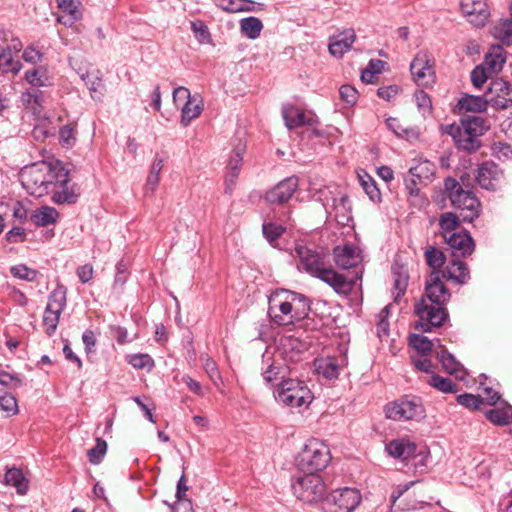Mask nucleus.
I'll return each instance as SVG.
<instances>
[{
	"label": "nucleus",
	"instance_id": "obj_42",
	"mask_svg": "<svg viewBox=\"0 0 512 512\" xmlns=\"http://www.w3.org/2000/svg\"><path fill=\"white\" fill-rule=\"evenodd\" d=\"M409 345L421 356H427L432 351V342L423 335L411 334L409 336Z\"/></svg>",
	"mask_w": 512,
	"mask_h": 512
},
{
	"label": "nucleus",
	"instance_id": "obj_37",
	"mask_svg": "<svg viewBox=\"0 0 512 512\" xmlns=\"http://www.w3.org/2000/svg\"><path fill=\"white\" fill-rule=\"evenodd\" d=\"M425 259L427 265L432 268V271H441L442 266L445 264L446 256L442 250L429 246L425 250Z\"/></svg>",
	"mask_w": 512,
	"mask_h": 512
},
{
	"label": "nucleus",
	"instance_id": "obj_8",
	"mask_svg": "<svg viewBox=\"0 0 512 512\" xmlns=\"http://www.w3.org/2000/svg\"><path fill=\"white\" fill-rule=\"evenodd\" d=\"M361 502L357 489L345 487L332 491L323 500V512H353Z\"/></svg>",
	"mask_w": 512,
	"mask_h": 512
},
{
	"label": "nucleus",
	"instance_id": "obj_19",
	"mask_svg": "<svg viewBox=\"0 0 512 512\" xmlns=\"http://www.w3.org/2000/svg\"><path fill=\"white\" fill-rule=\"evenodd\" d=\"M53 192L52 200L56 204H74L77 202L80 195V188L77 184L69 185V172L67 171V178L64 183H57Z\"/></svg>",
	"mask_w": 512,
	"mask_h": 512
},
{
	"label": "nucleus",
	"instance_id": "obj_29",
	"mask_svg": "<svg viewBox=\"0 0 512 512\" xmlns=\"http://www.w3.org/2000/svg\"><path fill=\"white\" fill-rule=\"evenodd\" d=\"M461 217L452 212L442 213L439 217V233L445 239L452 233H456V229L459 227Z\"/></svg>",
	"mask_w": 512,
	"mask_h": 512
},
{
	"label": "nucleus",
	"instance_id": "obj_62",
	"mask_svg": "<svg viewBox=\"0 0 512 512\" xmlns=\"http://www.w3.org/2000/svg\"><path fill=\"white\" fill-rule=\"evenodd\" d=\"M0 385L9 388H18L22 386V380L18 374H11L6 371H0Z\"/></svg>",
	"mask_w": 512,
	"mask_h": 512
},
{
	"label": "nucleus",
	"instance_id": "obj_57",
	"mask_svg": "<svg viewBox=\"0 0 512 512\" xmlns=\"http://www.w3.org/2000/svg\"><path fill=\"white\" fill-rule=\"evenodd\" d=\"M457 402L466 408L477 409L483 403V399L479 395L465 393L457 396Z\"/></svg>",
	"mask_w": 512,
	"mask_h": 512
},
{
	"label": "nucleus",
	"instance_id": "obj_1",
	"mask_svg": "<svg viewBox=\"0 0 512 512\" xmlns=\"http://www.w3.org/2000/svg\"><path fill=\"white\" fill-rule=\"evenodd\" d=\"M441 271H432L425 286V298H421L414 305V312L419 317L415 328L422 332H430L433 327H440L448 319L449 314L444 305L449 301L451 294L442 281Z\"/></svg>",
	"mask_w": 512,
	"mask_h": 512
},
{
	"label": "nucleus",
	"instance_id": "obj_44",
	"mask_svg": "<svg viewBox=\"0 0 512 512\" xmlns=\"http://www.w3.org/2000/svg\"><path fill=\"white\" fill-rule=\"evenodd\" d=\"M61 313L51 309V305H47L43 316V325L48 336H52L58 326Z\"/></svg>",
	"mask_w": 512,
	"mask_h": 512
},
{
	"label": "nucleus",
	"instance_id": "obj_36",
	"mask_svg": "<svg viewBox=\"0 0 512 512\" xmlns=\"http://www.w3.org/2000/svg\"><path fill=\"white\" fill-rule=\"evenodd\" d=\"M486 417L494 424L508 425L512 422V406L491 409L486 413Z\"/></svg>",
	"mask_w": 512,
	"mask_h": 512
},
{
	"label": "nucleus",
	"instance_id": "obj_46",
	"mask_svg": "<svg viewBox=\"0 0 512 512\" xmlns=\"http://www.w3.org/2000/svg\"><path fill=\"white\" fill-rule=\"evenodd\" d=\"M394 276V300L397 301L406 291L408 285V275L405 272L400 271L399 268L393 267L392 269Z\"/></svg>",
	"mask_w": 512,
	"mask_h": 512
},
{
	"label": "nucleus",
	"instance_id": "obj_54",
	"mask_svg": "<svg viewBox=\"0 0 512 512\" xmlns=\"http://www.w3.org/2000/svg\"><path fill=\"white\" fill-rule=\"evenodd\" d=\"M262 230L269 243H273L285 232V228L282 225L272 222L264 223Z\"/></svg>",
	"mask_w": 512,
	"mask_h": 512
},
{
	"label": "nucleus",
	"instance_id": "obj_11",
	"mask_svg": "<svg viewBox=\"0 0 512 512\" xmlns=\"http://www.w3.org/2000/svg\"><path fill=\"white\" fill-rule=\"evenodd\" d=\"M410 71L414 81L419 86H430L435 81L433 59L427 52H419L410 64Z\"/></svg>",
	"mask_w": 512,
	"mask_h": 512
},
{
	"label": "nucleus",
	"instance_id": "obj_9",
	"mask_svg": "<svg viewBox=\"0 0 512 512\" xmlns=\"http://www.w3.org/2000/svg\"><path fill=\"white\" fill-rule=\"evenodd\" d=\"M384 412L387 418L394 421L420 420L425 410L419 399L401 398L388 403Z\"/></svg>",
	"mask_w": 512,
	"mask_h": 512
},
{
	"label": "nucleus",
	"instance_id": "obj_22",
	"mask_svg": "<svg viewBox=\"0 0 512 512\" xmlns=\"http://www.w3.org/2000/svg\"><path fill=\"white\" fill-rule=\"evenodd\" d=\"M441 275L443 278L457 284H465L470 279V272L467 265L456 258L452 259L445 270L441 271Z\"/></svg>",
	"mask_w": 512,
	"mask_h": 512
},
{
	"label": "nucleus",
	"instance_id": "obj_30",
	"mask_svg": "<svg viewBox=\"0 0 512 512\" xmlns=\"http://www.w3.org/2000/svg\"><path fill=\"white\" fill-rule=\"evenodd\" d=\"M287 373V367L282 364V361L273 360L264 370L263 378L266 383L274 384L276 381H285V375Z\"/></svg>",
	"mask_w": 512,
	"mask_h": 512
},
{
	"label": "nucleus",
	"instance_id": "obj_24",
	"mask_svg": "<svg viewBox=\"0 0 512 512\" xmlns=\"http://www.w3.org/2000/svg\"><path fill=\"white\" fill-rule=\"evenodd\" d=\"M282 114L285 125L289 130L313 125V118L308 117L303 110L295 106L284 107Z\"/></svg>",
	"mask_w": 512,
	"mask_h": 512
},
{
	"label": "nucleus",
	"instance_id": "obj_21",
	"mask_svg": "<svg viewBox=\"0 0 512 512\" xmlns=\"http://www.w3.org/2000/svg\"><path fill=\"white\" fill-rule=\"evenodd\" d=\"M334 261L342 269H350L360 262L357 249L351 245L336 246L333 250Z\"/></svg>",
	"mask_w": 512,
	"mask_h": 512
},
{
	"label": "nucleus",
	"instance_id": "obj_49",
	"mask_svg": "<svg viewBox=\"0 0 512 512\" xmlns=\"http://www.w3.org/2000/svg\"><path fill=\"white\" fill-rule=\"evenodd\" d=\"M391 305H386L377 315L378 322L376 325V334L382 339L389 335V322L388 316L390 314Z\"/></svg>",
	"mask_w": 512,
	"mask_h": 512
},
{
	"label": "nucleus",
	"instance_id": "obj_23",
	"mask_svg": "<svg viewBox=\"0 0 512 512\" xmlns=\"http://www.w3.org/2000/svg\"><path fill=\"white\" fill-rule=\"evenodd\" d=\"M356 38L354 30H346L331 38L329 43V52L336 57H342L350 50Z\"/></svg>",
	"mask_w": 512,
	"mask_h": 512
},
{
	"label": "nucleus",
	"instance_id": "obj_48",
	"mask_svg": "<svg viewBox=\"0 0 512 512\" xmlns=\"http://www.w3.org/2000/svg\"><path fill=\"white\" fill-rule=\"evenodd\" d=\"M107 452V443L102 438H96V445L87 451L90 463L98 465L103 460Z\"/></svg>",
	"mask_w": 512,
	"mask_h": 512
},
{
	"label": "nucleus",
	"instance_id": "obj_59",
	"mask_svg": "<svg viewBox=\"0 0 512 512\" xmlns=\"http://www.w3.org/2000/svg\"><path fill=\"white\" fill-rule=\"evenodd\" d=\"M129 364L137 369H151L153 367V359L148 354H135L130 356Z\"/></svg>",
	"mask_w": 512,
	"mask_h": 512
},
{
	"label": "nucleus",
	"instance_id": "obj_51",
	"mask_svg": "<svg viewBox=\"0 0 512 512\" xmlns=\"http://www.w3.org/2000/svg\"><path fill=\"white\" fill-rule=\"evenodd\" d=\"M60 144L65 148H71L76 142V129L72 125H65L59 131Z\"/></svg>",
	"mask_w": 512,
	"mask_h": 512
},
{
	"label": "nucleus",
	"instance_id": "obj_15",
	"mask_svg": "<svg viewBox=\"0 0 512 512\" xmlns=\"http://www.w3.org/2000/svg\"><path fill=\"white\" fill-rule=\"evenodd\" d=\"M461 11L474 26L485 25L490 15L485 0H462Z\"/></svg>",
	"mask_w": 512,
	"mask_h": 512
},
{
	"label": "nucleus",
	"instance_id": "obj_17",
	"mask_svg": "<svg viewBox=\"0 0 512 512\" xmlns=\"http://www.w3.org/2000/svg\"><path fill=\"white\" fill-rule=\"evenodd\" d=\"M316 278L332 287L337 294L345 296L352 291L354 285L353 281H349L344 275L336 272L331 266L328 265Z\"/></svg>",
	"mask_w": 512,
	"mask_h": 512
},
{
	"label": "nucleus",
	"instance_id": "obj_34",
	"mask_svg": "<svg viewBox=\"0 0 512 512\" xmlns=\"http://www.w3.org/2000/svg\"><path fill=\"white\" fill-rule=\"evenodd\" d=\"M21 66L20 61L13 58L9 47L0 46V70L2 72L17 73L20 71Z\"/></svg>",
	"mask_w": 512,
	"mask_h": 512
},
{
	"label": "nucleus",
	"instance_id": "obj_27",
	"mask_svg": "<svg viewBox=\"0 0 512 512\" xmlns=\"http://www.w3.org/2000/svg\"><path fill=\"white\" fill-rule=\"evenodd\" d=\"M58 217L59 213L55 208L43 206L34 211V213L31 215V220L37 227H46L56 223Z\"/></svg>",
	"mask_w": 512,
	"mask_h": 512
},
{
	"label": "nucleus",
	"instance_id": "obj_33",
	"mask_svg": "<svg viewBox=\"0 0 512 512\" xmlns=\"http://www.w3.org/2000/svg\"><path fill=\"white\" fill-rule=\"evenodd\" d=\"M25 79L34 87H43L51 85V79L47 70L43 66H38L26 71Z\"/></svg>",
	"mask_w": 512,
	"mask_h": 512
},
{
	"label": "nucleus",
	"instance_id": "obj_53",
	"mask_svg": "<svg viewBox=\"0 0 512 512\" xmlns=\"http://www.w3.org/2000/svg\"><path fill=\"white\" fill-rule=\"evenodd\" d=\"M244 152H245V147L241 144H239L238 146H236L234 148L233 154L231 155L228 165H227V170L236 172V173H240V168L242 165Z\"/></svg>",
	"mask_w": 512,
	"mask_h": 512
},
{
	"label": "nucleus",
	"instance_id": "obj_28",
	"mask_svg": "<svg viewBox=\"0 0 512 512\" xmlns=\"http://www.w3.org/2000/svg\"><path fill=\"white\" fill-rule=\"evenodd\" d=\"M489 104L486 96L465 95L458 101L460 110L467 112H484Z\"/></svg>",
	"mask_w": 512,
	"mask_h": 512
},
{
	"label": "nucleus",
	"instance_id": "obj_2",
	"mask_svg": "<svg viewBox=\"0 0 512 512\" xmlns=\"http://www.w3.org/2000/svg\"><path fill=\"white\" fill-rule=\"evenodd\" d=\"M67 178V169L59 161H41L26 166L20 173V180L25 190L32 196L42 197Z\"/></svg>",
	"mask_w": 512,
	"mask_h": 512
},
{
	"label": "nucleus",
	"instance_id": "obj_52",
	"mask_svg": "<svg viewBox=\"0 0 512 512\" xmlns=\"http://www.w3.org/2000/svg\"><path fill=\"white\" fill-rule=\"evenodd\" d=\"M386 125L388 129L391 130L398 137L409 138L415 136V131L411 128L402 127L397 118L389 117L386 120Z\"/></svg>",
	"mask_w": 512,
	"mask_h": 512
},
{
	"label": "nucleus",
	"instance_id": "obj_41",
	"mask_svg": "<svg viewBox=\"0 0 512 512\" xmlns=\"http://www.w3.org/2000/svg\"><path fill=\"white\" fill-rule=\"evenodd\" d=\"M437 359L442 364L443 369L449 374H456L462 368V365L456 360L454 355L444 348L437 353Z\"/></svg>",
	"mask_w": 512,
	"mask_h": 512
},
{
	"label": "nucleus",
	"instance_id": "obj_40",
	"mask_svg": "<svg viewBox=\"0 0 512 512\" xmlns=\"http://www.w3.org/2000/svg\"><path fill=\"white\" fill-rule=\"evenodd\" d=\"M505 63V58L501 53L500 47L494 48L492 52L486 54L483 66L490 72H498L502 69L503 64Z\"/></svg>",
	"mask_w": 512,
	"mask_h": 512
},
{
	"label": "nucleus",
	"instance_id": "obj_31",
	"mask_svg": "<svg viewBox=\"0 0 512 512\" xmlns=\"http://www.w3.org/2000/svg\"><path fill=\"white\" fill-rule=\"evenodd\" d=\"M67 302V288L57 283L56 288L50 293L48 297V304L51 305L52 310H56L58 313H62L66 307Z\"/></svg>",
	"mask_w": 512,
	"mask_h": 512
},
{
	"label": "nucleus",
	"instance_id": "obj_60",
	"mask_svg": "<svg viewBox=\"0 0 512 512\" xmlns=\"http://www.w3.org/2000/svg\"><path fill=\"white\" fill-rule=\"evenodd\" d=\"M487 69L481 64L471 72V82L476 88H481L488 79Z\"/></svg>",
	"mask_w": 512,
	"mask_h": 512
},
{
	"label": "nucleus",
	"instance_id": "obj_35",
	"mask_svg": "<svg viewBox=\"0 0 512 512\" xmlns=\"http://www.w3.org/2000/svg\"><path fill=\"white\" fill-rule=\"evenodd\" d=\"M493 35L503 44H512V20L501 19L493 28Z\"/></svg>",
	"mask_w": 512,
	"mask_h": 512
},
{
	"label": "nucleus",
	"instance_id": "obj_6",
	"mask_svg": "<svg viewBox=\"0 0 512 512\" xmlns=\"http://www.w3.org/2000/svg\"><path fill=\"white\" fill-rule=\"evenodd\" d=\"M294 495L306 503H316L324 500L326 486L322 477L318 473L305 472L302 476H297L292 483Z\"/></svg>",
	"mask_w": 512,
	"mask_h": 512
},
{
	"label": "nucleus",
	"instance_id": "obj_45",
	"mask_svg": "<svg viewBox=\"0 0 512 512\" xmlns=\"http://www.w3.org/2000/svg\"><path fill=\"white\" fill-rule=\"evenodd\" d=\"M462 130L466 132H471V134L481 136L487 130L485 125V120L479 116L468 117L462 123Z\"/></svg>",
	"mask_w": 512,
	"mask_h": 512
},
{
	"label": "nucleus",
	"instance_id": "obj_26",
	"mask_svg": "<svg viewBox=\"0 0 512 512\" xmlns=\"http://www.w3.org/2000/svg\"><path fill=\"white\" fill-rule=\"evenodd\" d=\"M6 485L13 486L20 495H25L29 488V482L21 469L12 467L6 470L4 475Z\"/></svg>",
	"mask_w": 512,
	"mask_h": 512
},
{
	"label": "nucleus",
	"instance_id": "obj_50",
	"mask_svg": "<svg viewBox=\"0 0 512 512\" xmlns=\"http://www.w3.org/2000/svg\"><path fill=\"white\" fill-rule=\"evenodd\" d=\"M10 273L21 280L33 282L36 280L38 271L27 267L26 265L20 264L10 268Z\"/></svg>",
	"mask_w": 512,
	"mask_h": 512
},
{
	"label": "nucleus",
	"instance_id": "obj_64",
	"mask_svg": "<svg viewBox=\"0 0 512 512\" xmlns=\"http://www.w3.org/2000/svg\"><path fill=\"white\" fill-rule=\"evenodd\" d=\"M191 29L194 32L196 38H198L201 42L208 41L210 39L208 27L204 24L203 21L198 20L192 22Z\"/></svg>",
	"mask_w": 512,
	"mask_h": 512
},
{
	"label": "nucleus",
	"instance_id": "obj_14",
	"mask_svg": "<svg viewBox=\"0 0 512 512\" xmlns=\"http://www.w3.org/2000/svg\"><path fill=\"white\" fill-rule=\"evenodd\" d=\"M444 240L451 249V255L454 258L471 255L475 248L474 240L466 230L452 233Z\"/></svg>",
	"mask_w": 512,
	"mask_h": 512
},
{
	"label": "nucleus",
	"instance_id": "obj_55",
	"mask_svg": "<svg viewBox=\"0 0 512 512\" xmlns=\"http://www.w3.org/2000/svg\"><path fill=\"white\" fill-rule=\"evenodd\" d=\"M361 185L370 200L373 202L380 201L381 193L377 188L375 181L370 176H367L366 179L362 178Z\"/></svg>",
	"mask_w": 512,
	"mask_h": 512
},
{
	"label": "nucleus",
	"instance_id": "obj_10",
	"mask_svg": "<svg viewBox=\"0 0 512 512\" xmlns=\"http://www.w3.org/2000/svg\"><path fill=\"white\" fill-rule=\"evenodd\" d=\"M295 254L299 257L302 269L313 277H317L327 266L325 253L304 242H297L294 247Z\"/></svg>",
	"mask_w": 512,
	"mask_h": 512
},
{
	"label": "nucleus",
	"instance_id": "obj_13",
	"mask_svg": "<svg viewBox=\"0 0 512 512\" xmlns=\"http://www.w3.org/2000/svg\"><path fill=\"white\" fill-rule=\"evenodd\" d=\"M298 185L297 177H288L268 190L265 194V200L272 205L285 204L292 198L298 189Z\"/></svg>",
	"mask_w": 512,
	"mask_h": 512
},
{
	"label": "nucleus",
	"instance_id": "obj_7",
	"mask_svg": "<svg viewBox=\"0 0 512 512\" xmlns=\"http://www.w3.org/2000/svg\"><path fill=\"white\" fill-rule=\"evenodd\" d=\"M275 399L286 406L301 407L308 405L312 400L311 391L304 382L297 379H287L280 382L274 392Z\"/></svg>",
	"mask_w": 512,
	"mask_h": 512
},
{
	"label": "nucleus",
	"instance_id": "obj_58",
	"mask_svg": "<svg viewBox=\"0 0 512 512\" xmlns=\"http://www.w3.org/2000/svg\"><path fill=\"white\" fill-rule=\"evenodd\" d=\"M340 98L348 106H353L358 100V91L350 85H342L339 89Z\"/></svg>",
	"mask_w": 512,
	"mask_h": 512
},
{
	"label": "nucleus",
	"instance_id": "obj_4",
	"mask_svg": "<svg viewBox=\"0 0 512 512\" xmlns=\"http://www.w3.org/2000/svg\"><path fill=\"white\" fill-rule=\"evenodd\" d=\"M444 187L452 206L459 211L463 222L470 223L479 217L480 201L471 191L464 190L457 180L450 177L445 180Z\"/></svg>",
	"mask_w": 512,
	"mask_h": 512
},
{
	"label": "nucleus",
	"instance_id": "obj_32",
	"mask_svg": "<svg viewBox=\"0 0 512 512\" xmlns=\"http://www.w3.org/2000/svg\"><path fill=\"white\" fill-rule=\"evenodd\" d=\"M240 29L243 35L249 39H256L263 29L262 21L257 17H246L240 21Z\"/></svg>",
	"mask_w": 512,
	"mask_h": 512
},
{
	"label": "nucleus",
	"instance_id": "obj_16",
	"mask_svg": "<svg viewBox=\"0 0 512 512\" xmlns=\"http://www.w3.org/2000/svg\"><path fill=\"white\" fill-rule=\"evenodd\" d=\"M502 177V171L491 161L482 163L476 170L475 179L479 186L486 190H495Z\"/></svg>",
	"mask_w": 512,
	"mask_h": 512
},
{
	"label": "nucleus",
	"instance_id": "obj_18",
	"mask_svg": "<svg viewBox=\"0 0 512 512\" xmlns=\"http://www.w3.org/2000/svg\"><path fill=\"white\" fill-rule=\"evenodd\" d=\"M446 131L453 137L458 149L471 153L480 147L479 136L463 131L459 126L450 125Z\"/></svg>",
	"mask_w": 512,
	"mask_h": 512
},
{
	"label": "nucleus",
	"instance_id": "obj_5",
	"mask_svg": "<svg viewBox=\"0 0 512 512\" xmlns=\"http://www.w3.org/2000/svg\"><path fill=\"white\" fill-rule=\"evenodd\" d=\"M331 461L329 447L318 439H310L296 458L299 470L318 473L325 469Z\"/></svg>",
	"mask_w": 512,
	"mask_h": 512
},
{
	"label": "nucleus",
	"instance_id": "obj_39",
	"mask_svg": "<svg viewBox=\"0 0 512 512\" xmlns=\"http://www.w3.org/2000/svg\"><path fill=\"white\" fill-rule=\"evenodd\" d=\"M317 371L322 374L326 379H335L340 374V366L336 359L326 358L319 361L317 365Z\"/></svg>",
	"mask_w": 512,
	"mask_h": 512
},
{
	"label": "nucleus",
	"instance_id": "obj_61",
	"mask_svg": "<svg viewBox=\"0 0 512 512\" xmlns=\"http://www.w3.org/2000/svg\"><path fill=\"white\" fill-rule=\"evenodd\" d=\"M416 105L419 110L423 113L430 112L432 108V102L430 96L423 90H417L414 94Z\"/></svg>",
	"mask_w": 512,
	"mask_h": 512
},
{
	"label": "nucleus",
	"instance_id": "obj_25",
	"mask_svg": "<svg viewBox=\"0 0 512 512\" xmlns=\"http://www.w3.org/2000/svg\"><path fill=\"white\" fill-rule=\"evenodd\" d=\"M203 110V101L199 94H194L191 101H186L181 109V123L188 126L190 122L197 118Z\"/></svg>",
	"mask_w": 512,
	"mask_h": 512
},
{
	"label": "nucleus",
	"instance_id": "obj_20",
	"mask_svg": "<svg viewBox=\"0 0 512 512\" xmlns=\"http://www.w3.org/2000/svg\"><path fill=\"white\" fill-rule=\"evenodd\" d=\"M385 449L393 458L405 461L416 455L417 446L408 439L400 438L391 440L386 444Z\"/></svg>",
	"mask_w": 512,
	"mask_h": 512
},
{
	"label": "nucleus",
	"instance_id": "obj_38",
	"mask_svg": "<svg viewBox=\"0 0 512 512\" xmlns=\"http://www.w3.org/2000/svg\"><path fill=\"white\" fill-rule=\"evenodd\" d=\"M435 173V166L430 161L420 162L418 165L411 167L408 171L409 176L416 177L420 182L431 180Z\"/></svg>",
	"mask_w": 512,
	"mask_h": 512
},
{
	"label": "nucleus",
	"instance_id": "obj_43",
	"mask_svg": "<svg viewBox=\"0 0 512 512\" xmlns=\"http://www.w3.org/2000/svg\"><path fill=\"white\" fill-rule=\"evenodd\" d=\"M427 383L443 393H456L458 391L457 385L449 378H445L437 374L431 375L427 380Z\"/></svg>",
	"mask_w": 512,
	"mask_h": 512
},
{
	"label": "nucleus",
	"instance_id": "obj_63",
	"mask_svg": "<svg viewBox=\"0 0 512 512\" xmlns=\"http://www.w3.org/2000/svg\"><path fill=\"white\" fill-rule=\"evenodd\" d=\"M98 74L99 71H96V74L87 72L81 76L82 80L91 92H98L102 86V79Z\"/></svg>",
	"mask_w": 512,
	"mask_h": 512
},
{
	"label": "nucleus",
	"instance_id": "obj_12",
	"mask_svg": "<svg viewBox=\"0 0 512 512\" xmlns=\"http://www.w3.org/2000/svg\"><path fill=\"white\" fill-rule=\"evenodd\" d=\"M485 96L492 107L507 109L512 106V85L504 79H496L490 83Z\"/></svg>",
	"mask_w": 512,
	"mask_h": 512
},
{
	"label": "nucleus",
	"instance_id": "obj_3",
	"mask_svg": "<svg viewBox=\"0 0 512 512\" xmlns=\"http://www.w3.org/2000/svg\"><path fill=\"white\" fill-rule=\"evenodd\" d=\"M268 303V314L279 326L295 325L310 312V301L305 295L285 289L273 292Z\"/></svg>",
	"mask_w": 512,
	"mask_h": 512
},
{
	"label": "nucleus",
	"instance_id": "obj_47",
	"mask_svg": "<svg viewBox=\"0 0 512 512\" xmlns=\"http://www.w3.org/2000/svg\"><path fill=\"white\" fill-rule=\"evenodd\" d=\"M188 491V486L186 485V477L184 474L180 477L177 483V491H176V499L177 505L173 506L172 509H179L180 506H184L187 509V512H191V502L186 499V492Z\"/></svg>",
	"mask_w": 512,
	"mask_h": 512
},
{
	"label": "nucleus",
	"instance_id": "obj_56",
	"mask_svg": "<svg viewBox=\"0 0 512 512\" xmlns=\"http://www.w3.org/2000/svg\"><path fill=\"white\" fill-rule=\"evenodd\" d=\"M493 155L500 161L512 158V147L508 143L495 142L492 146Z\"/></svg>",
	"mask_w": 512,
	"mask_h": 512
}]
</instances>
